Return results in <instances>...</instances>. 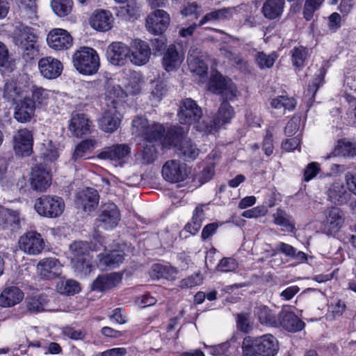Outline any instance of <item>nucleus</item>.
<instances>
[{"mask_svg": "<svg viewBox=\"0 0 356 356\" xmlns=\"http://www.w3.org/2000/svg\"><path fill=\"white\" fill-rule=\"evenodd\" d=\"M177 273L176 268L161 264H154L151 268V275L154 279L174 280Z\"/></svg>", "mask_w": 356, "mask_h": 356, "instance_id": "obj_40", "label": "nucleus"}, {"mask_svg": "<svg viewBox=\"0 0 356 356\" xmlns=\"http://www.w3.org/2000/svg\"><path fill=\"white\" fill-rule=\"evenodd\" d=\"M327 195L328 200L335 204L346 203L350 196L343 183L341 181L331 184L327 188Z\"/></svg>", "mask_w": 356, "mask_h": 356, "instance_id": "obj_27", "label": "nucleus"}, {"mask_svg": "<svg viewBox=\"0 0 356 356\" xmlns=\"http://www.w3.org/2000/svg\"><path fill=\"white\" fill-rule=\"evenodd\" d=\"M188 173L186 165L177 159L167 161L161 170L163 179L170 183L184 181L188 177Z\"/></svg>", "mask_w": 356, "mask_h": 356, "instance_id": "obj_8", "label": "nucleus"}, {"mask_svg": "<svg viewBox=\"0 0 356 356\" xmlns=\"http://www.w3.org/2000/svg\"><path fill=\"white\" fill-rule=\"evenodd\" d=\"M48 46L56 51H64L70 49L73 44V38L70 33L63 29H53L47 36Z\"/></svg>", "mask_w": 356, "mask_h": 356, "instance_id": "obj_12", "label": "nucleus"}, {"mask_svg": "<svg viewBox=\"0 0 356 356\" xmlns=\"http://www.w3.org/2000/svg\"><path fill=\"white\" fill-rule=\"evenodd\" d=\"M92 122L84 113H75L70 120L69 129L76 137H82L91 133Z\"/></svg>", "mask_w": 356, "mask_h": 356, "instance_id": "obj_17", "label": "nucleus"}, {"mask_svg": "<svg viewBox=\"0 0 356 356\" xmlns=\"http://www.w3.org/2000/svg\"><path fill=\"white\" fill-rule=\"evenodd\" d=\"M97 257L99 259L97 266L102 269H105L108 267L115 268L122 264L124 260L123 254L119 251L101 253Z\"/></svg>", "mask_w": 356, "mask_h": 356, "instance_id": "obj_36", "label": "nucleus"}, {"mask_svg": "<svg viewBox=\"0 0 356 356\" xmlns=\"http://www.w3.org/2000/svg\"><path fill=\"white\" fill-rule=\"evenodd\" d=\"M254 313L261 324L275 327H280V313L277 314L264 305L257 306L254 308Z\"/></svg>", "mask_w": 356, "mask_h": 356, "instance_id": "obj_32", "label": "nucleus"}, {"mask_svg": "<svg viewBox=\"0 0 356 356\" xmlns=\"http://www.w3.org/2000/svg\"><path fill=\"white\" fill-rule=\"evenodd\" d=\"M132 133L149 143H156L163 138L165 128L159 123L149 122L144 117L137 116L132 121Z\"/></svg>", "mask_w": 356, "mask_h": 356, "instance_id": "obj_2", "label": "nucleus"}, {"mask_svg": "<svg viewBox=\"0 0 356 356\" xmlns=\"http://www.w3.org/2000/svg\"><path fill=\"white\" fill-rule=\"evenodd\" d=\"M120 220V213L118 207L113 202L104 204L97 219V226L104 229L115 227Z\"/></svg>", "mask_w": 356, "mask_h": 356, "instance_id": "obj_11", "label": "nucleus"}, {"mask_svg": "<svg viewBox=\"0 0 356 356\" xmlns=\"http://www.w3.org/2000/svg\"><path fill=\"white\" fill-rule=\"evenodd\" d=\"M293 66L302 69L309 57V50L304 46L294 47L290 52Z\"/></svg>", "mask_w": 356, "mask_h": 356, "instance_id": "obj_42", "label": "nucleus"}, {"mask_svg": "<svg viewBox=\"0 0 356 356\" xmlns=\"http://www.w3.org/2000/svg\"><path fill=\"white\" fill-rule=\"evenodd\" d=\"M167 92L168 87L165 81L158 79L151 82L150 98L152 101L160 102Z\"/></svg>", "mask_w": 356, "mask_h": 356, "instance_id": "obj_51", "label": "nucleus"}, {"mask_svg": "<svg viewBox=\"0 0 356 356\" xmlns=\"http://www.w3.org/2000/svg\"><path fill=\"white\" fill-rule=\"evenodd\" d=\"M228 100L225 99L221 103L216 115L213 118L212 122L214 128H219L222 125L230 122L234 116V108L227 102Z\"/></svg>", "mask_w": 356, "mask_h": 356, "instance_id": "obj_35", "label": "nucleus"}, {"mask_svg": "<svg viewBox=\"0 0 356 356\" xmlns=\"http://www.w3.org/2000/svg\"><path fill=\"white\" fill-rule=\"evenodd\" d=\"M204 219V212L202 207H196L193 211L191 221L186 225L185 230L193 235L196 234L200 230Z\"/></svg>", "mask_w": 356, "mask_h": 356, "instance_id": "obj_46", "label": "nucleus"}, {"mask_svg": "<svg viewBox=\"0 0 356 356\" xmlns=\"http://www.w3.org/2000/svg\"><path fill=\"white\" fill-rule=\"evenodd\" d=\"M130 54V48L120 42H113L106 49L107 60L112 65L122 66L125 65L128 56Z\"/></svg>", "mask_w": 356, "mask_h": 356, "instance_id": "obj_14", "label": "nucleus"}, {"mask_svg": "<svg viewBox=\"0 0 356 356\" xmlns=\"http://www.w3.org/2000/svg\"><path fill=\"white\" fill-rule=\"evenodd\" d=\"M72 61L76 70L84 75L95 74L100 65L97 51L88 47H82L76 51Z\"/></svg>", "mask_w": 356, "mask_h": 356, "instance_id": "obj_3", "label": "nucleus"}, {"mask_svg": "<svg viewBox=\"0 0 356 356\" xmlns=\"http://www.w3.org/2000/svg\"><path fill=\"white\" fill-rule=\"evenodd\" d=\"M300 124V117L298 115L293 116L286 124L284 128V134L286 136L294 135L299 129Z\"/></svg>", "mask_w": 356, "mask_h": 356, "instance_id": "obj_63", "label": "nucleus"}, {"mask_svg": "<svg viewBox=\"0 0 356 356\" xmlns=\"http://www.w3.org/2000/svg\"><path fill=\"white\" fill-rule=\"evenodd\" d=\"M3 97L8 102H14L21 97L22 90L13 79H8L4 84Z\"/></svg>", "mask_w": 356, "mask_h": 356, "instance_id": "obj_50", "label": "nucleus"}, {"mask_svg": "<svg viewBox=\"0 0 356 356\" xmlns=\"http://www.w3.org/2000/svg\"><path fill=\"white\" fill-rule=\"evenodd\" d=\"M77 201L85 211L90 212L99 203V194L94 188H87L79 194Z\"/></svg>", "mask_w": 356, "mask_h": 356, "instance_id": "obj_33", "label": "nucleus"}, {"mask_svg": "<svg viewBox=\"0 0 356 356\" xmlns=\"http://www.w3.org/2000/svg\"><path fill=\"white\" fill-rule=\"evenodd\" d=\"M33 135L31 131L24 129L18 131L14 137V149L17 154L29 156L32 152Z\"/></svg>", "mask_w": 356, "mask_h": 356, "instance_id": "obj_20", "label": "nucleus"}, {"mask_svg": "<svg viewBox=\"0 0 356 356\" xmlns=\"http://www.w3.org/2000/svg\"><path fill=\"white\" fill-rule=\"evenodd\" d=\"M228 60L238 70L245 71L248 70V62L239 54L228 51L227 53Z\"/></svg>", "mask_w": 356, "mask_h": 356, "instance_id": "obj_59", "label": "nucleus"}, {"mask_svg": "<svg viewBox=\"0 0 356 356\" xmlns=\"http://www.w3.org/2000/svg\"><path fill=\"white\" fill-rule=\"evenodd\" d=\"M91 256H86L80 259H74L71 260L72 268L77 275L80 277L89 275L93 269L91 264Z\"/></svg>", "mask_w": 356, "mask_h": 356, "instance_id": "obj_45", "label": "nucleus"}, {"mask_svg": "<svg viewBox=\"0 0 356 356\" xmlns=\"http://www.w3.org/2000/svg\"><path fill=\"white\" fill-rule=\"evenodd\" d=\"M201 51L198 48L191 47L188 54L187 62L190 70L200 76L207 74L208 66L204 62Z\"/></svg>", "mask_w": 356, "mask_h": 356, "instance_id": "obj_21", "label": "nucleus"}, {"mask_svg": "<svg viewBox=\"0 0 356 356\" xmlns=\"http://www.w3.org/2000/svg\"><path fill=\"white\" fill-rule=\"evenodd\" d=\"M176 152L184 161L191 162L198 157L200 150L193 141L185 140L177 147Z\"/></svg>", "mask_w": 356, "mask_h": 356, "instance_id": "obj_31", "label": "nucleus"}, {"mask_svg": "<svg viewBox=\"0 0 356 356\" xmlns=\"http://www.w3.org/2000/svg\"><path fill=\"white\" fill-rule=\"evenodd\" d=\"M24 298L23 291L15 286H6L0 294V305L10 307L19 304Z\"/></svg>", "mask_w": 356, "mask_h": 356, "instance_id": "obj_26", "label": "nucleus"}, {"mask_svg": "<svg viewBox=\"0 0 356 356\" xmlns=\"http://www.w3.org/2000/svg\"><path fill=\"white\" fill-rule=\"evenodd\" d=\"M325 0H305L302 15L307 21L312 19L314 15L323 6Z\"/></svg>", "mask_w": 356, "mask_h": 356, "instance_id": "obj_57", "label": "nucleus"}, {"mask_svg": "<svg viewBox=\"0 0 356 356\" xmlns=\"http://www.w3.org/2000/svg\"><path fill=\"white\" fill-rule=\"evenodd\" d=\"M30 180L32 188L38 191H45L51 184L49 171L40 166L33 168Z\"/></svg>", "mask_w": 356, "mask_h": 356, "instance_id": "obj_23", "label": "nucleus"}, {"mask_svg": "<svg viewBox=\"0 0 356 356\" xmlns=\"http://www.w3.org/2000/svg\"><path fill=\"white\" fill-rule=\"evenodd\" d=\"M70 258L72 259H80L90 256V247L87 242L75 241L70 245Z\"/></svg>", "mask_w": 356, "mask_h": 356, "instance_id": "obj_54", "label": "nucleus"}, {"mask_svg": "<svg viewBox=\"0 0 356 356\" xmlns=\"http://www.w3.org/2000/svg\"><path fill=\"white\" fill-rule=\"evenodd\" d=\"M113 21V16L109 11L99 10L91 16L90 24L94 29L106 31L112 28Z\"/></svg>", "mask_w": 356, "mask_h": 356, "instance_id": "obj_28", "label": "nucleus"}, {"mask_svg": "<svg viewBox=\"0 0 356 356\" xmlns=\"http://www.w3.org/2000/svg\"><path fill=\"white\" fill-rule=\"evenodd\" d=\"M61 264L56 258H45L39 261L37 270L40 276L46 280L58 277L62 273Z\"/></svg>", "mask_w": 356, "mask_h": 356, "instance_id": "obj_19", "label": "nucleus"}, {"mask_svg": "<svg viewBox=\"0 0 356 356\" xmlns=\"http://www.w3.org/2000/svg\"><path fill=\"white\" fill-rule=\"evenodd\" d=\"M122 275L118 273H106L98 276L93 282L92 289L93 291H103L111 289L122 281Z\"/></svg>", "mask_w": 356, "mask_h": 356, "instance_id": "obj_25", "label": "nucleus"}, {"mask_svg": "<svg viewBox=\"0 0 356 356\" xmlns=\"http://www.w3.org/2000/svg\"><path fill=\"white\" fill-rule=\"evenodd\" d=\"M186 134V130L180 126L170 127L163 138V143L169 147L178 146V143L181 142Z\"/></svg>", "mask_w": 356, "mask_h": 356, "instance_id": "obj_43", "label": "nucleus"}, {"mask_svg": "<svg viewBox=\"0 0 356 356\" xmlns=\"http://www.w3.org/2000/svg\"><path fill=\"white\" fill-rule=\"evenodd\" d=\"M285 7V0H265L261 13L265 18L273 20L281 17Z\"/></svg>", "mask_w": 356, "mask_h": 356, "instance_id": "obj_29", "label": "nucleus"}, {"mask_svg": "<svg viewBox=\"0 0 356 356\" xmlns=\"http://www.w3.org/2000/svg\"><path fill=\"white\" fill-rule=\"evenodd\" d=\"M279 320L280 326L291 332H299L305 326V323L291 311L282 310L280 312Z\"/></svg>", "mask_w": 356, "mask_h": 356, "instance_id": "obj_24", "label": "nucleus"}, {"mask_svg": "<svg viewBox=\"0 0 356 356\" xmlns=\"http://www.w3.org/2000/svg\"><path fill=\"white\" fill-rule=\"evenodd\" d=\"M332 154L334 156H356V143L346 138L338 140Z\"/></svg>", "mask_w": 356, "mask_h": 356, "instance_id": "obj_39", "label": "nucleus"}, {"mask_svg": "<svg viewBox=\"0 0 356 356\" xmlns=\"http://www.w3.org/2000/svg\"><path fill=\"white\" fill-rule=\"evenodd\" d=\"M65 204L62 197L43 195L35 200L34 209L42 217L55 218L62 215Z\"/></svg>", "mask_w": 356, "mask_h": 356, "instance_id": "obj_4", "label": "nucleus"}, {"mask_svg": "<svg viewBox=\"0 0 356 356\" xmlns=\"http://www.w3.org/2000/svg\"><path fill=\"white\" fill-rule=\"evenodd\" d=\"M31 101L34 103L35 108H46L56 98L54 91L47 90L41 86H33L31 89Z\"/></svg>", "mask_w": 356, "mask_h": 356, "instance_id": "obj_22", "label": "nucleus"}, {"mask_svg": "<svg viewBox=\"0 0 356 356\" xmlns=\"http://www.w3.org/2000/svg\"><path fill=\"white\" fill-rule=\"evenodd\" d=\"M270 105L274 109L291 111L296 107V101L288 95H279L270 99Z\"/></svg>", "mask_w": 356, "mask_h": 356, "instance_id": "obj_49", "label": "nucleus"}, {"mask_svg": "<svg viewBox=\"0 0 356 356\" xmlns=\"http://www.w3.org/2000/svg\"><path fill=\"white\" fill-rule=\"evenodd\" d=\"M278 55L275 51L266 54L264 51H259L255 56V62L261 69L270 68L273 66Z\"/></svg>", "mask_w": 356, "mask_h": 356, "instance_id": "obj_55", "label": "nucleus"}, {"mask_svg": "<svg viewBox=\"0 0 356 356\" xmlns=\"http://www.w3.org/2000/svg\"><path fill=\"white\" fill-rule=\"evenodd\" d=\"M327 69L325 66L321 67L317 70L314 74V77L312 83H310L308 86V88L307 90V95H311L312 97H314V95L318 91V88L324 83V78Z\"/></svg>", "mask_w": 356, "mask_h": 356, "instance_id": "obj_52", "label": "nucleus"}, {"mask_svg": "<svg viewBox=\"0 0 356 356\" xmlns=\"http://www.w3.org/2000/svg\"><path fill=\"white\" fill-rule=\"evenodd\" d=\"M170 15L163 10H156L146 19V27L154 35L162 34L170 24Z\"/></svg>", "mask_w": 356, "mask_h": 356, "instance_id": "obj_13", "label": "nucleus"}, {"mask_svg": "<svg viewBox=\"0 0 356 356\" xmlns=\"http://www.w3.org/2000/svg\"><path fill=\"white\" fill-rule=\"evenodd\" d=\"M56 289L60 293L67 296L74 295L81 290L79 282L70 279L63 280L58 282Z\"/></svg>", "mask_w": 356, "mask_h": 356, "instance_id": "obj_53", "label": "nucleus"}, {"mask_svg": "<svg viewBox=\"0 0 356 356\" xmlns=\"http://www.w3.org/2000/svg\"><path fill=\"white\" fill-rule=\"evenodd\" d=\"M18 46L20 47L22 51V58L26 61L32 60L38 54L39 47L37 44V42L19 44Z\"/></svg>", "mask_w": 356, "mask_h": 356, "instance_id": "obj_58", "label": "nucleus"}, {"mask_svg": "<svg viewBox=\"0 0 356 356\" xmlns=\"http://www.w3.org/2000/svg\"><path fill=\"white\" fill-rule=\"evenodd\" d=\"M38 69L40 74L44 78L54 79L61 74L63 65L58 59L51 56H46L39 60Z\"/></svg>", "mask_w": 356, "mask_h": 356, "instance_id": "obj_15", "label": "nucleus"}, {"mask_svg": "<svg viewBox=\"0 0 356 356\" xmlns=\"http://www.w3.org/2000/svg\"><path fill=\"white\" fill-rule=\"evenodd\" d=\"M262 149L264 154L269 156L273 153V135L270 129H267L262 143Z\"/></svg>", "mask_w": 356, "mask_h": 356, "instance_id": "obj_62", "label": "nucleus"}, {"mask_svg": "<svg viewBox=\"0 0 356 356\" xmlns=\"http://www.w3.org/2000/svg\"><path fill=\"white\" fill-rule=\"evenodd\" d=\"M5 221V231L15 232L21 228L24 218L19 210L7 209Z\"/></svg>", "mask_w": 356, "mask_h": 356, "instance_id": "obj_41", "label": "nucleus"}, {"mask_svg": "<svg viewBox=\"0 0 356 356\" xmlns=\"http://www.w3.org/2000/svg\"><path fill=\"white\" fill-rule=\"evenodd\" d=\"M202 116V110L191 98L183 99L177 113L179 122L182 124L191 125L199 122Z\"/></svg>", "mask_w": 356, "mask_h": 356, "instance_id": "obj_7", "label": "nucleus"}, {"mask_svg": "<svg viewBox=\"0 0 356 356\" xmlns=\"http://www.w3.org/2000/svg\"><path fill=\"white\" fill-rule=\"evenodd\" d=\"M35 108L30 97H25L16 106L14 118L22 123L30 121L34 115Z\"/></svg>", "mask_w": 356, "mask_h": 356, "instance_id": "obj_30", "label": "nucleus"}, {"mask_svg": "<svg viewBox=\"0 0 356 356\" xmlns=\"http://www.w3.org/2000/svg\"><path fill=\"white\" fill-rule=\"evenodd\" d=\"M19 246L25 253L36 255L43 250L44 241L40 234L35 231H29L19 238Z\"/></svg>", "mask_w": 356, "mask_h": 356, "instance_id": "obj_10", "label": "nucleus"}, {"mask_svg": "<svg viewBox=\"0 0 356 356\" xmlns=\"http://www.w3.org/2000/svg\"><path fill=\"white\" fill-rule=\"evenodd\" d=\"M324 219L322 221L321 229L327 235H334L341 228L344 222L342 211L338 207H330L323 212Z\"/></svg>", "mask_w": 356, "mask_h": 356, "instance_id": "obj_9", "label": "nucleus"}, {"mask_svg": "<svg viewBox=\"0 0 356 356\" xmlns=\"http://www.w3.org/2000/svg\"><path fill=\"white\" fill-rule=\"evenodd\" d=\"M130 153V148L125 144H118L106 148L98 154V158L118 161L124 159Z\"/></svg>", "mask_w": 356, "mask_h": 356, "instance_id": "obj_34", "label": "nucleus"}, {"mask_svg": "<svg viewBox=\"0 0 356 356\" xmlns=\"http://www.w3.org/2000/svg\"><path fill=\"white\" fill-rule=\"evenodd\" d=\"M97 141L94 138H89L82 140L79 143L72 154V159L76 161L78 159L86 157L90 154L97 146Z\"/></svg>", "mask_w": 356, "mask_h": 356, "instance_id": "obj_44", "label": "nucleus"}, {"mask_svg": "<svg viewBox=\"0 0 356 356\" xmlns=\"http://www.w3.org/2000/svg\"><path fill=\"white\" fill-rule=\"evenodd\" d=\"M25 304L29 313H38L45 310L47 301L44 296L36 295L28 297Z\"/></svg>", "mask_w": 356, "mask_h": 356, "instance_id": "obj_48", "label": "nucleus"}, {"mask_svg": "<svg viewBox=\"0 0 356 356\" xmlns=\"http://www.w3.org/2000/svg\"><path fill=\"white\" fill-rule=\"evenodd\" d=\"M273 222L275 225L282 227L284 230L294 233L296 231L295 223L292 216L286 211L277 209L273 215Z\"/></svg>", "mask_w": 356, "mask_h": 356, "instance_id": "obj_37", "label": "nucleus"}, {"mask_svg": "<svg viewBox=\"0 0 356 356\" xmlns=\"http://www.w3.org/2000/svg\"><path fill=\"white\" fill-rule=\"evenodd\" d=\"M51 8L54 12L59 17L68 15L73 6L72 0H53L51 1Z\"/></svg>", "mask_w": 356, "mask_h": 356, "instance_id": "obj_56", "label": "nucleus"}, {"mask_svg": "<svg viewBox=\"0 0 356 356\" xmlns=\"http://www.w3.org/2000/svg\"><path fill=\"white\" fill-rule=\"evenodd\" d=\"M130 48V60L136 65L146 64L150 58L151 50L149 44L141 40H135Z\"/></svg>", "mask_w": 356, "mask_h": 356, "instance_id": "obj_18", "label": "nucleus"}, {"mask_svg": "<svg viewBox=\"0 0 356 356\" xmlns=\"http://www.w3.org/2000/svg\"><path fill=\"white\" fill-rule=\"evenodd\" d=\"M62 333L72 340H82L86 336V332L84 330H76L70 326L65 327Z\"/></svg>", "mask_w": 356, "mask_h": 356, "instance_id": "obj_61", "label": "nucleus"}, {"mask_svg": "<svg viewBox=\"0 0 356 356\" xmlns=\"http://www.w3.org/2000/svg\"><path fill=\"white\" fill-rule=\"evenodd\" d=\"M106 103L107 108L103 112L102 116L98 119L99 128L104 132L113 133L120 125L122 115L118 111V102L115 99H108Z\"/></svg>", "mask_w": 356, "mask_h": 356, "instance_id": "obj_6", "label": "nucleus"}, {"mask_svg": "<svg viewBox=\"0 0 356 356\" xmlns=\"http://www.w3.org/2000/svg\"><path fill=\"white\" fill-rule=\"evenodd\" d=\"M238 267L236 261L233 258H223L218 264V268L220 271L231 272Z\"/></svg>", "mask_w": 356, "mask_h": 356, "instance_id": "obj_64", "label": "nucleus"}, {"mask_svg": "<svg viewBox=\"0 0 356 356\" xmlns=\"http://www.w3.org/2000/svg\"><path fill=\"white\" fill-rule=\"evenodd\" d=\"M208 90L220 95L225 99L232 100L236 97V88L232 81L218 72H213L208 83Z\"/></svg>", "mask_w": 356, "mask_h": 356, "instance_id": "obj_5", "label": "nucleus"}, {"mask_svg": "<svg viewBox=\"0 0 356 356\" xmlns=\"http://www.w3.org/2000/svg\"><path fill=\"white\" fill-rule=\"evenodd\" d=\"M184 59V54L180 47L170 44L165 49L162 64L164 69L170 72L177 69Z\"/></svg>", "mask_w": 356, "mask_h": 356, "instance_id": "obj_16", "label": "nucleus"}, {"mask_svg": "<svg viewBox=\"0 0 356 356\" xmlns=\"http://www.w3.org/2000/svg\"><path fill=\"white\" fill-rule=\"evenodd\" d=\"M37 35L34 29L23 24H20L16 28L15 41L17 45L37 42Z\"/></svg>", "mask_w": 356, "mask_h": 356, "instance_id": "obj_38", "label": "nucleus"}, {"mask_svg": "<svg viewBox=\"0 0 356 356\" xmlns=\"http://www.w3.org/2000/svg\"><path fill=\"white\" fill-rule=\"evenodd\" d=\"M278 350V341L270 334L257 337L247 336L242 343L243 356H274Z\"/></svg>", "mask_w": 356, "mask_h": 356, "instance_id": "obj_1", "label": "nucleus"}, {"mask_svg": "<svg viewBox=\"0 0 356 356\" xmlns=\"http://www.w3.org/2000/svg\"><path fill=\"white\" fill-rule=\"evenodd\" d=\"M234 12V8H223L213 10L205 15L200 22V26L208 22L224 20L232 17Z\"/></svg>", "mask_w": 356, "mask_h": 356, "instance_id": "obj_47", "label": "nucleus"}, {"mask_svg": "<svg viewBox=\"0 0 356 356\" xmlns=\"http://www.w3.org/2000/svg\"><path fill=\"white\" fill-rule=\"evenodd\" d=\"M157 157V151L154 144L147 145L142 152L143 163L145 164L152 163Z\"/></svg>", "mask_w": 356, "mask_h": 356, "instance_id": "obj_60", "label": "nucleus"}]
</instances>
